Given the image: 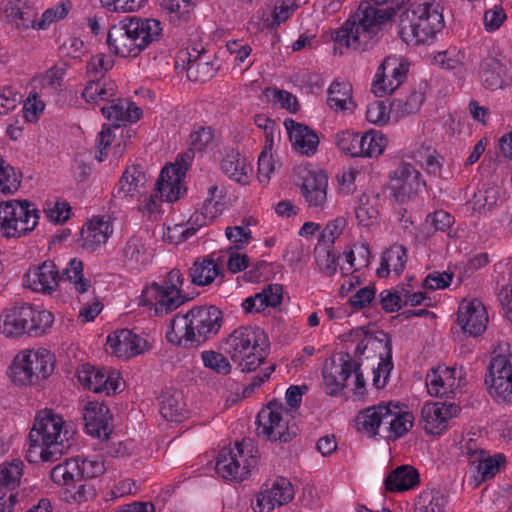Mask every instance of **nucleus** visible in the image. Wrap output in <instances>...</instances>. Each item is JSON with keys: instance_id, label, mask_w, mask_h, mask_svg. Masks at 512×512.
<instances>
[{"instance_id": "obj_21", "label": "nucleus", "mask_w": 512, "mask_h": 512, "mask_svg": "<svg viewBox=\"0 0 512 512\" xmlns=\"http://www.w3.org/2000/svg\"><path fill=\"white\" fill-rule=\"evenodd\" d=\"M147 348V341L129 329L115 331L107 337L106 350L119 358L128 359Z\"/></svg>"}, {"instance_id": "obj_27", "label": "nucleus", "mask_w": 512, "mask_h": 512, "mask_svg": "<svg viewBox=\"0 0 512 512\" xmlns=\"http://www.w3.org/2000/svg\"><path fill=\"white\" fill-rule=\"evenodd\" d=\"M455 369L446 366L433 368L426 376V386L428 393L435 397L450 398L454 394Z\"/></svg>"}, {"instance_id": "obj_43", "label": "nucleus", "mask_w": 512, "mask_h": 512, "mask_svg": "<svg viewBox=\"0 0 512 512\" xmlns=\"http://www.w3.org/2000/svg\"><path fill=\"white\" fill-rule=\"evenodd\" d=\"M82 96L87 102L109 101L115 96V84L112 81L89 79Z\"/></svg>"}, {"instance_id": "obj_31", "label": "nucleus", "mask_w": 512, "mask_h": 512, "mask_svg": "<svg viewBox=\"0 0 512 512\" xmlns=\"http://www.w3.org/2000/svg\"><path fill=\"white\" fill-rule=\"evenodd\" d=\"M221 170L229 178L240 184H247L249 182L248 173L251 171V168L239 151L230 149L225 153L221 161Z\"/></svg>"}, {"instance_id": "obj_51", "label": "nucleus", "mask_w": 512, "mask_h": 512, "mask_svg": "<svg viewBox=\"0 0 512 512\" xmlns=\"http://www.w3.org/2000/svg\"><path fill=\"white\" fill-rule=\"evenodd\" d=\"M123 258L128 263L145 264L149 257L143 241L139 238H130L123 248Z\"/></svg>"}, {"instance_id": "obj_15", "label": "nucleus", "mask_w": 512, "mask_h": 512, "mask_svg": "<svg viewBox=\"0 0 512 512\" xmlns=\"http://www.w3.org/2000/svg\"><path fill=\"white\" fill-rule=\"evenodd\" d=\"M298 175L302 179L301 192L308 207L323 210L327 202L326 173L317 169L299 168Z\"/></svg>"}, {"instance_id": "obj_20", "label": "nucleus", "mask_w": 512, "mask_h": 512, "mask_svg": "<svg viewBox=\"0 0 512 512\" xmlns=\"http://www.w3.org/2000/svg\"><path fill=\"white\" fill-rule=\"evenodd\" d=\"M459 407L444 402L427 403L421 409V419L426 433L440 435L447 428L448 420L457 415Z\"/></svg>"}, {"instance_id": "obj_62", "label": "nucleus", "mask_w": 512, "mask_h": 512, "mask_svg": "<svg viewBox=\"0 0 512 512\" xmlns=\"http://www.w3.org/2000/svg\"><path fill=\"white\" fill-rule=\"evenodd\" d=\"M264 95L266 98L272 97L275 102H278L282 108H285L289 111L295 112L297 99L296 97L288 91L267 88L264 90Z\"/></svg>"}, {"instance_id": "obj_60", "label": "nucleus", "mask_w": 512, "mask_h": 512, "mask_svg": "<svg viewBox=\"0 0 512 512\" xmlns=\"http://www.w3.org/2000/svg\"><path fill=\"white\" fill-rule=\"evenodd\" d=\"M46 216L56 224H62L70 217L71 207L67 202H48L45 204Z\"/></svg>"}, {"instance_id": "obj_44", "label": "nucleus", "mask_w": 512, "mask_h": 512, "mask_svg": "<svg viewBox=\"0 0 512 512\" xmlns=\"http://www.w3.org/2000/svg\"><path fill=\"white\" fill-rule=\"evenodd\" d=\"M446 498L438 490L423 491L416 503L414 512H443Z\"/></svg>"}, {"instance_id": "obj_36", "label": "nucleus", "mask_w": 512, "mask_h": 512, "mask_svg": "<svg viewBox=\"0 0 512 512\" xmlns=\"http://www.w3.org/2000/svg\"><path fill=\"white\" fill-rule=\"evenodd\" d=\"M470 454L471 462L477 463V472L481 475V480L486 481L492 479L500 469V466L505 463V457L502 454H498L494 457H486L484 451H471Z\"/></svg>"}, {"instance_id": "obj_48", "label": "nucleus", "mask_w": 512, "mask_h": 512, "mask_svg": "<svg viewBox=\"0 0 512 512\" xmlns=\"http://www.w3.org/2000/svg\"><path fill=\"white\" fill-rule=\"evenodd\" d=\"M115 64L114 59L110 55L104 53L92 56L86 65V74L88 79L104 80L105 75Z\"/></svg>"}, {"instance_id": "obj_32", "label": "nucleus", "mask_w": 512, "mask_h": 512, "mask_svg": "<svg viewBox=\"0 0 512 512\" xmlns=\"http://www.w3.org/2000/svg\"><path fill=\"white\" fill-rule=\"evenodd\" d=\"M419 482V473L409 465L397 467L385 479L384 484L387 491H406Z\"/></svg>"}, {"instance_id": "obj_35", "label": "nucleus", "mask_w": 512, "mask_h": 512, "mask_svg": "<svg viewBox=\"0 0 512 512\" xmlns=\"http://www.w3.org/2000/svg\"><path fill=\"white\" fill-rule=\"evenodd\" d=\"M185 403L180 391L170 390L162 395L160 413L168 421H181L184 418Z\"/></svg>"}, {"instance_id": "obj_37", "label": "nucleus", "mask_w": 512, "mask_h": 512, "mask_svg": "<svg viewBox=\"0 0 512 512\" xmlns=\"http://www.w3.org/2000/svg\"><path fill=\"white\" fill-rule=\"evenodd\" d=\"M503 71V65L497 58L486 57L481 63L480 78L482 84L491 90L502 88L504 84Z\"/></svg>"}, {"instance_id": "obj_46", "label": "nucleus", "mask_w": 512, "mask_h": 512, "mask_svg": "<svg viewBox=\"0 0 512 512\" xmlns=\"http://www.w3.org/2000/svg\"><path fill=\"white\" fill-rule=\"evenodd\" d=\"M20 184L21 174L0 156V194H14Z\"/></svg>"}, {"instance_id": "obj_18", "label": "nucleus", "mask_w": 512, "mask_h": 512, "mask_svg": "<svg viewBox=\"0 0 512 512\" xmlns=\"http://www.w3.org/2000/svg\"><path fill=\"white\" fill-rule=\"evenodd\" d=\"M77 378L84 388L94 393H105L110 395L119 388V382L114 378V373L104 368H96L88 363L82 364L77 369Z\"/></svg>"}, {"instance_id": "obj_45", "label": "nucleus", "mask_w": 512, "mask_h": 512, "mask_svg": "<svg viewBox=\"0 0 512 512\" xmlns=\"http://www.w3.org/2000/svg\"><path fill=\"white\" fill-rule=\"evenodd\" d=\"M408 66L395 56H388L379 66V75L392 77L393 87H399L406 78Z\"/></svg>"}, {"instance_id": "obj_40", "label": "nucleus", "mask_w": 512, "mask_h": 512, "mask_svg": "<svg viewBox=\"0 0 512 512\" xmlns=\"http://www.w3.org/2000/svg\"><path fill=\"white\" fill-rule=\"evenodd\" d=\"M78 474L79 459L71 458L56 465L50 472V478L57 485L70 487L75 486V483L78 482Z\"/></svg>"}, {"instance_id": "obj_53", "label": "nucleus", "mask_w": 512, "mask_h": 512, "mask_svg": "<svg viewBox=\"0 0 512 512\" xmlns=\"http://www.w3.org/2000/svg\"><path fill=\"white\" fill-rule=\"evenodd\" d=\"M315 260L320 270L327 276H333L337 271L336 256L329 246L318 243L314 249Z\"/></svg>"}, {"instance_id": "obj_39", "label": "nucleus", "mask_w": 512, "mask_h": 512, "mask_svg": "<svg viewBox=\"0 0 512 512\" xmlns=\"http://www.w3.org/2000/svg\"><path fill=\"white\" fill-rule=\"evenodd\" d=\"M214 256V254H212ZM191 282L198 286L211 284L219 274V267L213 257L196 261L190 268Z\"/></svg>"}, {"instance_id": "obj_56", "label": "nucleus", "mask_w": 512, "mask_h": 512, "mask_svg": "<svg viewBox=\"0 0 512 512\" xmlns=\"http://www.w3.org/2000/svg\"><path fill=\"white\" fill-rule=\"evenodd\" d=\"M385 348L387 349L386 358L384 360H382L378 364L377 369L374 370L373 384L377 388H383L386 385L387 378L389 376V372L393 368L392 346H391L390 339H388L386 341Z\"/></svg>"}, {"instance_id": "obj_10", "label": "nucleus", "mask_w": 512, "mask_h": 512, "mask_svg": "<svg viewBox=\"0 0 512 512\" xmlns=\"http://www.w3.org/2000/svg\"><path fill=\"white\" fill-rule=\"evenodd\" d=\"M183 274L178 269H172L162 283H152L144 292L154 300L155 313L166 315L179 308L192 298L182 294Z\"/></svg>"}, {"instance_id": "obj_47", "label": "nucleus", "mask_w": 512, "mask_h": 512, "mask_svg": "<svg viewBox=\"0 0 512 512\" xmlns=\"http://www.w3.org/2000/svg\"><path fill=\"white\" fill-rule=\"evenodd\" d=\"M356 218L365 227L376 223L379 211L377 209V198H370L363 194L359 199V205L355 210Z\"/></svg>"}, {"instance_id": "obj_4", "label": "nucleus", "mask_w": 512, "mask_h": 512, "mask_svg": "<svg viewBox=\"0 0 512 512\" xmlns=\"http://www.w3.org/2000/svg\"><path fill=\"white\" fill-rule=\"evenodd\" d=\"M162 36L159 20L152 18L130 17L110 27L106 44L114 55L127 58L137 57L151 43Z\"/></svg>"}, {"instance_id": "obj_58", "label": "nucleus", "mask_w": 512, "mask_h": 512, "mask_svg": "<svg viewBox=\"0 0 512 512\" xmlns=\"http://www.w3.org/2000/svg\"><path fill=\"white\" fill-rule=\"evenodd\" d=\"M105 471L104 462L101 458L96 459H83L79 461V474L77 476L78 482L85 478H95L103 474Z\"/></svg>"}, {"instance_id": "obj_22", "label": "nucleus", "mask_w": 512, "mask_h": 512, "mask_svg": "<svg viewBox=\"0 0 512 512\" xmlns=\"http://www.w3.org/2000/svg\"><path fill=\"white\" fill-rule=\"evenodd\" d=\"M60 272L52 261H44L33 270H29L24 277L26 287L34 292L51 294L60 282Z\"/></svg>"}, {"instance_id": "obj_3", "label": "nucleus", "mask_w": 512, "mask_h": 512, "mask_svg": "<svg viewBox=\"0 0 512 512\" xmlns=\"http://www.w3.org/2000/svg\"><path fill=\"white\" fill-rule=\"evenodd\" d=\"M62 417L51 409H44L37 413L33 427L30 430L26 451L29 462L35 463L38 459L44 462L57 461L72 446L68 430L63 431Z\"/></svg>"}, {"instance_id": "obj_7", "label": "nucleus", "mask_w": 512, "mask_h": 512, "mask_svg": "<svg viewBox=\"0 0 512 512\" xmlns=\"http://www.w3.org/2000/svg\"><path fill=\"white\" fill-rule=\"evenodd\" d=\"M399 27L407 43L423 44L444 27L443 8L434 1L410 7L400 14Z\"/></svg>"}, {"instance_id": "obj_12", "label": "nucleus", "mask_w": 512, "mask_h": 512, "mask_svg": "<svg viewBox=\"0 0 512 512\" xmlns=\"http://www.w3.org/2000/svg\"><path fill=\"white\" fill-rule=\"evenodd\" d=\"M484 383L494 400L512 403V353L498 354L491 358Z\"/></svg>"}, {"instance_id": "obj_57", "label": "nucleus", "mask_w": 512, "mask_h": 512, "mask_svg": "<svg viewBox=\"0 0 512 512\" xmlns=\"http://www.w3.org/2000/svg\"><path fill=\"white\" fill-rule=\"evenodd\" d=\"M345 226L346 219L343 217H338L329 222L321 231L318 243H322L323 246L331 247L334 244L335 239L342 234Z\"/></svg>"}, {"instance_id": "obj_50", "label": "nucleus", "mask_w": 512, "mask_h": 512, "mask_svg": "<svg viewBox=\"0 0 512 512\" xmlns=\"http://www.w3.org/2000/svg\"><path fill=\"white\" fill-rule=\"evenodd\" d=\"M338 148L351 157L363 155L361 148V134L352 131H341L335 136Z\"/></svg>"}, {"instance_id": "obj_26", "label": "nucleus", "mask_w": 512, "mask_h": 512, "mask_svg": "<svg viewBox=\"0 0 512 512\" xmlns=\"http://www.w3.org/2000/svg\"><path fill=\"white\" fill-rule=\"evenodd\" d=\"M112 231L110 222L104 217L92 218L81 231L82 248L89 252L95 251L106 243Z\"/></svg>"}, {"instance_id": "obj_54", "label": "nucleus", "mask_w": 512, "mask_h": 512, "mask_svg": "<svg viewBox=\"0 0 512 512\" xmlns=\"http://www.w3.org/2000/svg\"><path fill=\"white\" fill-rule=\"evenodd\" d=\"M298 431L299 429L296 423L289 417L287 411L285 410L280 421L276 423L274 438L272 441L287 443L297 436Z\"/></svg>"}, {"instance_id": "obj_14", "label": "nucleus", "mask_w": 512, "mask_h": 512, "mask_svg": "<svg viewBox=\"0 0 512 512\" xmlns=\"http://www.w3.org/2000/svg\"><path fill=\"white\" fill-rule=\"evenodd\" d=\"M420 172L410 163H401L390 175L388 189L399 203L413 199L421 189L423 182Z\"/></svg>"}, {"instance_id": "obj_29", "label": "nucleus", "mask_w": 512, "mask_h": 512, "mask_svg": "<svg viewBox=\"0 0 512 512\" xmlns=\"http://www.w3.org/2000/svg\"><path fill=\"white\" fill-rule=\"evenodd\" d=\"M285 412L283 405L276 400L268 403V405L260 410L257 415V435L266 440L272 441L276 423L280 421Z\"/></svg>"}, {"instance_id": "obj_2", "label": "nucleus", "mask_w": 512, "mask_h": 512, "mask_svg": "<svg viewBox=\"0 0 512 512\" xmlns=\"http://www.w3.org/2000/svg\"><path fill=\"white\" fill-rule=\"evenodd\" d=\"M392 15V10L374 8L370 2H362L357 11L334 33L333 39L336 44L353 51H368L377 44L382 26Z\"/></svg>"}, {"instance_id": "obj_19", "label": "nucleus", "mask_w": 512, "mask_h": 512, "mask_svg": "<svg viewBox=\"0 0 512 512\" xmlns=\"http://www.w3.org/2000/svg\"><path fill=\"white\" fill-rule=\"evenodd\" d=\"M457 321L461 329L472 336H478L485 331L488 317L485 307L477 300H463L458 308Z\"/></svg>"}, {"instance_id": "obj_34", "label": "nucleus", "mask_w": 512, "mask_h": 512, "mask_svg": "<svg viewBox=\"0 0 512 512\" xmlns=\"http://www.w3.org/2000/svg\"><path fill=\"white\" fill-rule=\"evenodd\" d=\"M327 104L335 111H351L354 108L352 86L348 82L335 80L328 89Z\"/></svg>"}, {"instance_id": "obj_52", "label": "nucleus", "mask_w": 512, "mask_h": 512, "mask_svg": "<svg viewBox=\"0 0 512 512\" xmlns=\"http://www.w3.org/2000/svg\"><path fill=\"white\" fill-rule=\"evenodd\" d=\"M214 218L215 213L208 209V205H204L202 212H196L190 217L188 227L185 228L184 226H177V228H179L181 240H187L193 236L199 228L206 225L207 219L213 220Z\"/></svg>"}, {"instance_id": "obj_25", "label": "nucleus", "mask_w": 512, "mask_h": 512, "mask_svg": "<svg viewBox=\"0 0 512 512\" xmlns=\"http://www.w3.org/2000/svg\"><path fill=\"white\" fill-rule=\"evenodd\" d=\"M284 125L288 131L290 142L297 152L306 156L316 153L319 138L313 130L292 119L285 120Z\"/></svg>"}, {"instance_id": "obj_24", "label": "nucleus", "mask_w": 512, "mask_h": 512, "mask_svg": "<svg viewBox=\"0 0 512 512\" xmlns=\"http://www.w3.org/2000/svg\"><path fill=\"white\" fill-rule=\"evenodd\" d=\"M186 171L187 167H175L172 164L165 166L156 182L155 197L166 202L178 200L181 193V180Z\"/></svg>"}, {"instance_id": "obj_13", "label": "nucleus", "mask_w": 512, "mask_h": 512, "mask_svg": "<svg viewBox=\"0 0 512 512\" xmlns=\"http://www.w3.org/2000/svg\"><path fill=\"white\" fill-rule=\"evenodd\" d=\"M245 441L236 442L233 447L223 448L216 461V472L226 480L242 481L250 474V467L256 463L254 456L244 451Z\"/></svg>"}, {"instance_id": "obj_17", "label": "nucleus", "mask_w": 512, "mask_h": 512, "mask_svg": "<svg viewBox=\"0 0 512 512\" xmlns=\"http://www.w3.org/2000/svg\"><path fill=\"white\" fill-rule=\"evenodd\" d=\"M294 494V488L287 478L277 477L265 482L257 496L259 512H269L276 505L281 506L290 502Z\"/></svg>"}, {"instance_id": "obj_30", "label": "nucleus", "mask_w": 512, "mask_h": 512, "mask_svg": "<svg viewBox=\"0 0 512 512\" xmlns=\"http://www.w3.org/2000/svg\"><path fill=\"white\" fill-rule=\"evenodd\" d=\"M6 16L11 23H14L18 29H28L30 27L37 29L36 17L37 9L33 4L15 0L10 2L5 9Z\"/></svg>"}, {"instance_id": "obj_61", "label": "nucleus", "mask_w": 512, "mask_h": 512, "mask_svg": "<svg viewBox=\"0 0 512 512\" xmlns=\"http://www.w3.org/2000/svg\"><path fill=\"white\" fill-rule=\"evenodd\" d=\"M214 138L212 129L210 127H199L193 131L189 137L190 150L203 151L209 144L212 143Z\"/></svg>"}, {"instance_id": "obj_63", "label": "nucleus", "mask_w": 512, "mask_h": 512, "mask_svg": "<svg viewBox=\"0 0 512 512\" xmlns=\"http://www.w3.org/2000/svg\"><path fill=\"white\" fill-rule=\"evenodd\" d=\"M464 53L452 48L443 52H439L435 56V61L443 68L455 69L463 64Z\"/></svg>"}, {"instance_id": "obj_9", "label": "nucleus", "mask_w": 512, "mask_h": 512, "mask_svg": "<svg viewBox=\"0 0 512 512\" xmlns=\"http://www.w3.org/2000/svg\"><path fill=\"white\" fill-rule=\"evenodd\" d=\"M39 211L28 200H8L0 203V232L19 238L34 230Z\"/></svg>"}, {"instance_id": "obj_64", "label": "nucleus", "mask_w": 512, "mask_h": 512, "mask_svg": "<svg viewBox=\"0 0 512 512\" xmlns=\"http://www.w3.org/2000/svg\"><path fill=\"white\" fill-rule=\"evenodd\" d=\"M390 113L383 101H374L367 107L366 118L373 124H385L389 120Z\"/></svg>"}, {"instance_id": "obj_49", "label": "nucleus", "mask_w": 512, "mask_h": 512, "mask_svg": "<svg viewBox=\"0 0 512 512\" xmlns=\"http://www.w3.org/2000/svg\"><path fill=\"white\" fill-rule=\"evenodd\" d=\"M387 145V138L376 131H369L361 134V148L363 155L361 157H377L381 155Z\"/></svg>"}, {"instance_id": "obj_59", "label": "nucleus", "mask_w": 512, "mask_h": 512, "mask_svg": "<svg viewBox=\"0 0 512 512\" xmlns=\"http://www.w3.org/2000/svg\"><path fill=\"white\" fill-rule=\"evenodd\" d=\"M102 7L110 12H135L144 6L146 0H99Z\"/></svg>"}, {"instance_id": "obj_23", "label": "nucleus", "mask_w": 512, "mask_h": 512, "mask_svg": "<svg viewBox=\"0 0 512 512\" xmlns=\"http://www.w3.org/2000/svg\"><path fill=\"white\" fill-rule=\"evenodd\" d=\"M339 365L332 361L331 367L323 370V381L326 393L329 395L338 394L345 387V382L354 372L357 365L348 353L341 355Z\"/></svg>"}, {"instance_id": "obj_1", "label": "nucleus", "mask_w": 512, "mask_h": 512, "mask_svg": "<svg viewBox=\"0 0 512 512\" xmlns=\"http://www.w3.org/2000/svg\"><path fill=\"white\" fill-rule=\"evenodd\" d=\"M223 324L222 311L214 305L196 306L177 313L169 322L166 339L183 348H197L218 334Z\"/></svg>"}, {"instance_id": "obj_8", "label": "nucleus", "mask_w": 512, "mask_h": 512, "mask_svg": "<svg viewBox=\"0 0 512 512\" xmlns=\"http://www.w3.org/2000/svg\"><path fill=\"white\" fill-rule=\"evenodd\" d=\"M53 323V315L45 310L37 311L28 304L13 307L5 314L2 331L8 337H18L23 334L40 336Z\"/></svg>"}, {"instance_id": "obj_33", "label": "nucleus", "mask_w": 512, "mask_h": 512, "mask_svg": "<svg viewBox=\"0 0 512 512\" xmlns=\"http://www.w3.org/2000/svg\"><path fill=\"white\" fill-rule=\"evenodd\" d=\"M406 261V248L402 245L391 246L382 254L380 267L377 269L378 277H387L390 273V267L393 268L396 275H400L405 268Z\"/></svg>"}, {"instance_id": "obj_6", "label": "nucleus", "mask_w": 512, "mask_h": 512, "mask_svg": "<svg viewBox=\"0 0 512 512\" xmlns=\"http://www.w3.org/2000/svg\"><path fill=\"white\" fill-rule=\"evenodd\" d=\"M266 340L263 330L243 326L231 332L223 341L222 350L237 364L241 372H253L265 361L261 345Z\"/></svg>"}, {"instance_id": "obj_16", "label": "nucleus", "mask_w": 512, "mask_h": 512, "mask_svg": "<svg viewBox=\"0 0 512 512\" xmlns=\"http://www.w3.org/2000/svg\"><path fill=\"white\" fill-rule=\"evenodd\" d=\"M83 420L89 435L105 441L109 439L113 430V416L107 405L89 401L83 408Z\"/></svg>"}, {"instance_id": "obj_55", "label": "nucleus", "mask_w": 512, "mask_h": 512, "mask_svg": "<svg viewBox=\"0 0 512 512\" xmlns=\"http://www.w3.org/2000/svg\"><path fill=\"white\" fill-rule=\"evenodd\" d=\"M201 358L204 366L216 373L227 375L231 372V364L222 353L213 350L203 351Z\"/></svg>"}, {"instance_id": "obj_28", "label": "nucleus", "mask_w": 512, "mask_h": 512, "mask_svg": "<svg viewBox=\"0 0 512 512\" xmlns=\"http://www.w3.org/2000/svg\"><path fill=\"white\" fill-rule=\"evenodd\" d=\"M111 105L101 108L102 114L108 119L115 122V127H119L121 123L136 122L141 118L142 110L135 103L126 99H110Z\"/></svg>"}, {"instance_id": "obj_11", "label": "nucleus", "mask_w": 512, "mask_h": 512, "mask_svg": "<svg viewBox=\"0 0 512 512\" xmlns=\"http://www.w3.org/2000/svg\"><path fill=\"white\" fill-rule=\"evenodd\" d=\"M54 363V355L44 348L29 351L22 357L17 356L10 368L13 381L20 384H34L44 380L53 372Z\"/></svg>"}, {"instance_id": "obj_5", "label": "nucleus", "mask_w": 512, "mask_h": 512, "mask_svg": "<svg viewBox=\"0 0 512 512\" xmlns=\"http://www.w3.org/2000/svg\"><path fill=\"white\" fill-rule=\"evenodd\" d=\"M357 428L369 437L396 440L405 435L412 427L414 416L403 412L397 404L380 403L361 410L356 416Z\"/></svg>"}, {"instance_id": "obj_41", "label": "nucleus", "mask_w": 512, "mask_h": 512, "mask_svg": "<svg viewBox=\"0 0 512 512\" xmlns=\"http://www.w3.org/2000/svg\"><path fill=\"white\" fill-rule=\"evenodd\" d=\"M423 101V93L412 90L405 98L393 99L390 103V112L396 118H403L418 112Z\"/></svg>"}, {"instance_id": "obj_42", "label": "nucleus", "mask_w": 512, "mask_h": 512, "mask_svg": "<svg viewBox=\"0 0 512 512\" xmlns=\"http://www.w3.org/2000/svg\"><path fill=\"white\" fill-rule=\"evenodd\" d=\"M60 281H69L79 294L86 293L90 288V281L84 278L83 262L73 258L67 264V267L60 273Z\"/></svg>"}, {"instance_id": "obj_38", "label": "nucleus", "mask_w": 512, "mask_h": 512, "mask_svg": "<svg viewBox=\"0 0 512 512\" xmlns=\"http://www.w3.org/2000/svg\"><path fill=\"white\" fill-rule=\"evenodd\" d=\"M24 464L20 459L0 464V491L7 494L14 492L19 486Z\"/></svg>"}]
</instances>
